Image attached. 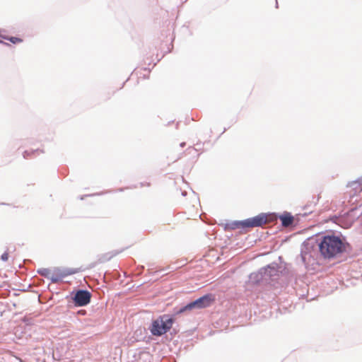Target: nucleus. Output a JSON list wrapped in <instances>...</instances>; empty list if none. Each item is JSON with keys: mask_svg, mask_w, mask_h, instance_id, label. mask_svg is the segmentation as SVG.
Listing matches in <instances>:
<instances>
[{"mask_svg": "<svg viewBox=\"0 0 362 362\" xmlns=\"http://www.w3.org/2000/svg\"><path fill=\"white\" fill-rule=\"evenodd\" d=\"M151 182H144L140 183V187H150Z\"/></svg>", "mask_w": 362, "mask_h": 362, "instance_id": "obj_10", "label": "nucleus"}, {"mask_svg": "<svg viewBox=\"0 0 362 362\" xmlns=\"http://www.w3.org/2000/svg\"><path fill=\"white\" fill-rule=\"evenodd\" d=\"M26 154H27V152H25V153H24V157H25V158H26V157H27Z\"/></svg>", "mask_w": 362, "mask_h": 362, "instance_id": "obj_11", "label": "nucleus"}, {"mask_svg": "<svg viewBox=\"0 0 362 362\" xmlns=\"http://www.w3.org/2000/svg\"><path fill=\"white\" fill-rule=\"evenodd\" d=\"M0 42L1 43H4V45H6V42H3L2 41L0 40Z\"/></svg>", "mask_w": 362, "mask_h": 362, "instance_id": "obj_12", "label": "nucleus"}, {"mask_svg": "<svg viewBox=\"0 0 362 362\" xmlns=\"http://www.w3.org/2000/svg\"><path fill=\"white\" fill-rule=\"evenodd\" d=\"M173 324V320L166 315L154 320L152 323L151 332L153 335L160 336L169 331Z\"/></svg>", "mask_w": 362, "mask_h": 362, "instance_id": "obj_3", "label": "nucleus"}, {"mask_svg": "<svg viewBox=\"0 0 362 362\" xmlns=\"http://www.w3.org/2000/svg\"><path fill=\"white\" fill-rule=\"evenodd\" d=\"M274 221V216L272 214H260L256 216L245 219L241 221H237L233 223L234 228H245L262 227L264 225L271 223Z\"/></svg>", "mask_w": 362, "mask_h": 362, "instance_id": "obj_2", "label": "nucleus"}, {"mask_svg": "<svg viewBox=\"0 0 362 362\" xmlns=\"http://www.w3.org/2000/svg\"><path fill=\"white\" fill-rule=\"evenodd\" d=\"M348 243L336 235H325L319 244L320 254L325 259H332L346 252Z\"/></svg>", "mask_w": 362, "mask_h": 362, "instance_id": "obj_1", "label": "nucleus"}, {"mask_svg": "<svg viewBox=\"0 0 362 362\" xmlns=\"http://www.w3.org/2000/svg\"><path fill=\"white\" fill-rule=\"evenodd\" d=\"M280 220L283 226L288 227L293 223V217L289 214H285L280 216Z\"/></svg>", "mask_w": 362, "mask_h": 362, "instance_id": "obj_7", "label": "nucleus"}, {"mask_svg": "<svg viewBox=\"0 0 362 362\" xmlns=\"http://www.w3.org/2000/svg\"><path fill=\"white\" fill-rule=\"evenodd\" d=\"M215 300L212 294H206L182 308L177 313H182L194 308L202 309L210 306Z\"/></svg>", "mask_w": 362, "mask_h": 362, "instance_id": "obj_4", "label": "nucleus"}, {"mask_svg": "<svg viewBox=\"0 0 362 362\" xmlns=\"http://www.w3.org/2000/svg\"><path fill=\"white\" fill-rule=\"evenodd\" d=\"M91 298V293L86 290L78 291L74 297V301L76 306H85L88 305Z\"/></svg>", "mask_w": 362, "mask_h": 362, "instance_id": "obj_5", "label": "nucleus"}, {"mask_svg": "<svg viewBox=\"0 0 362 362\" xmlns=\"http://www.w3.org/2000/svg\"><path fill=\"white\" fill-rule=\"evenodd\" d=\"M1 259L3 261H7L8 259V253L7 252H5L4 254L1 255Z\"/></svg>", "mask_w": 362, "mask_h": 362, "instance_id": "obj_9", "label": "nucleus"}, {"mask_svg": "<svg viewBox=\"0 0 362 362\" xmlns=\"http://www.w3.org/2000/svg\"><path fill=\"white\" fill-rule=\"evenodd\" d=\"M78 272L77 269H69L65 270L57 269V274L59 277H64L69 275L74 274Z\"/></svg>", "mask_w": 362, "mask_h": 362, "instance_id": "obj_8", "label": "nucleus"}, {"mask_svg": "<svg viewBox=\"0 0 362 362\" xmlns=\"http://www.w3.org/2000/svg\"><path fill=\"white\" fill-rule=\"evenodd\" d=\"M37 272L42 276L50 279L52 282H57L59 280L58 276H50V270L47 268L40 269Z\"/></svg>", "mask_w": 362, "mask_h": 362, "instance_id": "obj_6", "label": "nucleus"}]
</instances>
